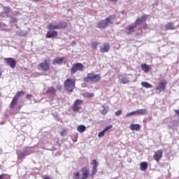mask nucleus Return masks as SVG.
Returning <instances> with one entry per match:
<instances>
[{
	"instance_id": "39448f33",
	"label": "nucleus",
	"mask_w": 179,
	"mask_h": 179,
	"mask_svg": "<svg viewBox=\"0 0 179 179\" xmlns=\"http://www.w3.org/2000/svg\"><path fill=\"white\" fill-rule=\"evenodd\" d=\"M83 103V100L76 99L73 105L72 110L74 113H79L80 110L82 109V104Z\"/></svg>"
},
{
	"instance_id": "1a4fd4ad",
	"label": "nucleus",
	"mask_w": 179,
	"mask_h": 179,
	"mask_svg": "<svg viewBox=\"0 0 179 179\" xmlns=\"http://www.w3.org/2000/svg\"><path fill=\"white\" fill-rule=\"evenodd\" d=\"M163 157V150H158L155 152L153 158L155 162H160V159Z\"/></svg>"
},
{
	"instance_id": "423d86ee",
	"label": "nucleus",
	"mask_w": 179,
	"mask_h": 179,
	"mask_svg": "<svg viewBox=\"0 0 179 179\" xmlns=\"http://www.w3.org/2000/svg\"><path fill=\"white\" fill-rule=\"evenodd\" d=\"M38 68L45 72L50 71V59H45L43 62L38 65Z\"/></svg>"
},
{
	"instance_id": "72a5a7b5",
	"label": "nucleus",
	"mask_w": 179,
	"mask_h": 179,
	"mask_svg": "<svg viewBox=\"0 0 179 179\" xmlns=\"http://www.w3.org/2000/svg\"><path fill=\"white\" fill-rule=\"evenodd\" d=\"M136 111L130 112V113L126 114L125 117H131L132 115H136Z\"/></svg>"
},
{
	"instance_id": "49530a36",
	"label": "nucleus",
	"mask_w": 179,
	"mask_h": 179,
	"mask_svg": "<svg viewBox=\"0 0 179 179\" xmlns=\"http://www.w3.org/2000/svg\"><path fill=\"white\" fill-rule=\"evenodd\" d=\"M109 1H110L111 2H117V1L118 0H109Z\"/></svg>"
},
{
	"instance_id": "c85d7f7f",
	"label": "nucleus",
	"mask_w": 179,
	"mask_h": 179,
	"mask_svg": "<svg viewBox=\"0 0 179 179\" xmlns=\"http://www.w3.org/2000/svg\"><path fill=\"white\" fill-rule=\"evenodd\" d=\"M24 94V92H23V91L18 92H17V94H15L14 98L19 100V97L23 96Z\"/></svg>"
},
{
	"instance_id": "2f4dec72",
	"label": "nucleus",
	"mask_w": 179,
	"mask_h": 179,
	"mask_svg": "<svg viewBox=\"0 0 179 179\" xmlns=\"http://www.w3.org/2000/svg\"><path fill=\"white\" fill-rule=\"evenodd\" d=\"M18 159H24L26 157V152H22L20 155H18Z\"/></svg>"
},
{
	"instance_id": "393cba45",
	"label": "nucleus",
	"mask_w": 179,
	"mask_h": 179,
	"mask_svg": "<svg viewBox=\"0 0 179 179\" xmlns=\"http://www.w3.org/2000/svg\"><path fill=\"white\" fill-rule=\"evenodd\" d=\"M47 93H49V94H55V93H57V90H55L54 87H49Z\"/></svg>"
},
{
	"instance_id": "9d476101",
	"label": "nucleus",
	"mask_w": 179,
	"mask_h": 179,
	"mask_svg": "<svg viewBox=\"0 0 179 179\" xmlns=\"http://www.w3.org/2000/svg\"><path fill=\"white\" fill-rule=\"evenodd\" d=\"M82 177L81 179H87L89 177V170L87 168L83 167L81 169Z\"/></svg>"
},
{
	"instance_id": "5701e85b",
	"label": "nucleus",
	"mask_w": 179,
	"mask_h": 179,
	"mask_svg": "<svg viewBox=\"0 0 179 179\" xmlns=\"http://www.w3.org/2000/svg\"><path fill=\"white\" fill-rule=\"evenodd\" d=\"M48 30H57L59 29L58 24L54 25L53 24H49L47 27Z\"/></svg>"
},
{
	"instance_id": "f257e3e1",
	"label": "nucleus",
	"mask_w": 179,
	"mask_h": 179,
	"mask_svg": "<svg viewBox=\"0 0 179 179\" xmlns=\"http://www.w3.org/2000/svg\"><path fill=\"white\" fill-rule=\"evenodd\" d=\"M115 18V15H110L105 20H102L97 24L98 29H104V27H107L108 24H113V20H114Z\"/></svg>"
},
{
	"instance_id": "bb28decb",
	"label": "nucleus",
	"mask_w": 179,
	"mask_h": 179,
	"mask_svg": "<svg viewBox=\"0 0 179 179\" xmlns=\"http://www.w3.org/2000/svg\"><path fill=\"white\" fill-rule=\"evenodd\" d=\"M57 25H58L59 29H65L68 26V24L65 22H59Z\"/></svg>"
},
{
	"instance_id": "c03bdc74",
	"label": "nucleus",
	"mask_w": 179,
	"mask_h": 179,
	"mask_svg": "<svg viewBox=\"0 0 179 179\" xmlns=\"http://www.w3.org/2000/svg\"><path fill=\"white\" fill-rule=\"evenodd\" d=\"M5 177L4 174L0 175V179H3Z\"/></svg>"
},
{
	"instance_id": "cd10ccee",
	"label": "nucleus",
	"mask_w": 179,
	"mask_h": 179,
	"mask_svg": "<svg viewBox=\"0 0 179 179\" xmlns=\"http://www.w3.org/2000/svg\"><path fill=\"white\" fill-rule=\"evenodd\" d=\"M84 97H86L87 99H92V97H94V94L86 92L84 94Z\"/></svg>"
},
{
	"instance_id": "473e14b6",
	"label": "nucleus",
	"mask_w": 179,
	"mask_h": 179,
	"mask_svg": "<svg viewBox=\"0 0 179 179\" xmlns=\"http://www.w3.org/2000/svg\"><path fill=\"white\" fill-rule=\"evenodd\" d=\"M91 164H92V168L97 169V160L94 159V160L91 162Z\"/></svg>"
},
{
	"instance_id": "e433bc0d",
	"label": "nucleus",
	"mask_w": 179,
	"mask_h": 179,
	"mask_svg": "<svg viewBox=\"0 0 179 179\" xmlns=\"http://www.w3.org/2000/svg\"><path fill=\"white\" fill-rule=\"evenodd\" d=\"M92 48L94 50H96V48H97V43L96 42L92 43Z\"/></svg>"
},
{
	"instance_id": "09e8293b",
	"label": "nucleus",
	"mask_w": 179,
	"mask_h": 179,
	"mask_svg": "<svg viewBox=\"0 0 179 179\" xmlns=\"http://www.w3.org/2000/svg\"><path fill=\"white\" fill-rule=\"evenodd\" d=\"M1 75H2V72L0 71V76H1Z\"/></svg>"
},
{
	"instance_id": "9b49d317",
	"label": "nucleus",
	"mask_w": 179,
	"mask_h": 179,
	"mask_svg": "<svg viewBox=\"0 0 179 179\" xmlns=\"http://www.w3.org/2000/svg\"><path fill=\"white\" fill-rule=\"evenodd\" d=\"M111 128H113V125L110 124L107 126L102 131H100L99 133L98 134L99 138H103V136L106 135V133L107 132V131H108L109 129H111Z\"/></svg>"
},
{
	"instance_id": "f8f14e48",
	"label": "nucleus",
	"mask_w": 179,
	"mask_h": 179,
	"mask_svg": "<svg viewBox=\"0 0 179 179\" xmlns=\"http://www.w3.org/2000/svg\"><path fill=\"white\" fill-rule=\"evenodd\" d=\"M146 18H147L146 15H143L141 17L138 18V19L135 21L134 25L136 27V26H138V24H141V23H143V22H145V21H146Z\"/></svg>"
},
{
	"instance_id": "a878e982",
	"label": "nucleus",
	"mask_w": 179,
	"mask_h": 179,
	"mask_svg": "<svg viewBox=\"0 0 179 179\" xmlns=\"http://www.w3.org/2000/svg\"><path fill=\"white\" fill-rule=\"evenodd\" d=\"M141 86H143V87H145L146 89H152L153 87V86L148 82H142Z\"/></svg>"
},
{
	"instance_id": "a19ab883",
	"label": "nucleus",
	"mask_w": 179,
	"mask_h": 179,
	"mask_svg": "<svg viewBox=\"0 0 179 179\" xmlns=\"http://www.w3.org/2000/svg\"><path fill=\"white\" fill-rule=\"evenodd\" d=\"M65 132H66L65 130L61 132L62 136H64V135H65Z\"/></svg>"
},
{
	"instance_id": "4468645a",
	"label": "nucleus",
	"mask_w": 179,
	"mask_h": 179,
	"mask_svg": "<svg viewBox=\"0 0 179 179\" xmlns=\"http://www.w3.org/2000/svg\"><path fill=\"white\" fill-rule=\"evenodd\" d=\"M136 27V25H129L126 27V33L127 34H131V33H134L135 31V29Z\"/></svg>"
},
{
	"instance_id": "6e6552de",
	"label": "nucleus",
	"mask_w": 179,
	"mask_h": 179,
	"mask_svg": "<svg viewBox=\"0 0 179 179\" xmlns=\"http://www.w3.org/2000/svg\"><path fill=\"white\" fill-rule=\"evenodd\" d=\"M167 85V81L162 80L159 83V85L156 87V91L159 92V93L162 92H164L166 90V86Z\"/></svg>"
},
{
	"instance_id": "58836bf2",
	"label": "nucleus",
	"mask_w": 179,
	"mask_h": 179,
	"mask_svg": "<svg viewBox=\"0 0 179 179\" xmlns=\"http://www.w3.org/2000/svg\"><path fill=\"white\" fill-rule=\"evenodd\" d=\"M26 99H28V100H30V99H31V94H27Z\"/></svg>"
},
{
	"instance_id": "a211bd4d",
	"label": "nucleus",
	"mask_w": 179,
	"mask_h": 179,
	"mask_svg": "<svg viewBox=\"0 0 179 179\" xmlns=\"http://www.w3.org/2000/svg\"><path fill=\"white\" fill-rule=\"evenodd\" d=\"M141 68L143 72L147 73V72L150 71V66L146 64H143L141 65Z\"/></svg>"
},
{
	"instance_id": "dca6fc26",
	"label": "nucleus",
	"mask_w": 179,
	"mask_h": 179,
	"mask_svg": "<svg viewBox=\"0 0 179 179\" xmlns=\"http://www.w3.org/2000/svg\"><path fill=\"white\" fill-rule=\"evenodd\" d=\"M62 62H64V57H57L52 60V65H57L62 64Z\"/></svg>"
},
{
	"instance_id": "7ed1b4c3",
	"label": "nucleus",
	"mask_w": 179,
	"mask_h": 179,
	"mask_svg": "<svg viewBox=\"0 0 179 179\" xmlns=\"http://www.w3.org/2000/svg\"><path fill=\"white\" fill-rule=\"evenodd\" d=\"M101 79L99 74L88 73L87 76L84 78V82H99Z\"/></svg>"
},
{
	"instance_id": "0eeeda50",
	"label": "nucleus",
	"mask_w": 179,
	"mask_h": 179,
	"mask_svg": "<svg viewBox=\"0 0 179 179\" xmlns=\"http://www.w3.org/2000/svg\"><path fill=\"white\" fill-rule=\"evenodd\" d=\"M4 62H6L7 65H9L11 69H15V68H16V60L14 58H12V57L4 58Z\"/></svg>"
},
{
	"instance_id": "7c9ffc66",
	"label": "nucleus",
	"mask_w": 179,
	"mask_h": 179,
	"mask_svg": "<svg viewBox=\"0 0 179 179\" xmlns=\"http://www.w3.org/2000/svg\"><path fill=\"white\" fill-rule=\"evenodd\" d=\"M80 173L79 172H75L73 173V179H80Z\"/></svg>"
},
{
	"instance_id": "de8ad7c7",
	"label": "nucleus",
	"mask_w": 179,
	"mask_h": 179,
	"mask_svg": "<svg viewBox=\"0 0 179 179\" xmlns=\"http://www.w3.org/2000/svg\"><path fill=\"white\" fill-rule=\"evenodd\" d=\"M0 27H2V24L0 22Z\"/></svg>"
},
{
	"instance_id": "79ce46f5",
	"label": "nucleus",
	"mask_w": 179,
	"mask_h": 179,
	"mask_svg": "<svg viewBox=\"0 0 179 179\" xmlns=\"http://www.w3.org/2000/svg\"><path fill=\"white\" fill-rule=\"evenodd\" d=\"M34 2H41L43 0H31Z\"/></svg>"
},
{
	"instance_id": "f03ea898",
	"label": "nucleus",
	"mask_w": 179,
	"mask_h": 179,
	"mask_svg": "<svg viewBox=\"0 0 179 179\" xmlns=\"http://www.w3.org/2000/svg\"><path fill=\"white\" fill-rule=\"evenodd\" d=\"M76 83V81L73 79L67 78L64 81V87H66V90L67 92H73V90L75 89V85Z\"/></svg>"
},
{
	"instance_id": "37998d69",
	"label": "nucleus",
	"mask_w": 179,
	"mask_h": 179,
	"mask_svg": "<svg viewBox=\"0 0 179 179\" xmlns=\"http://www.w3.org/2000/svg\"><path fill=\"white\" fill-rule=\"evenodd\" d=\"M58 90H61L62 89V87L61 85H57Z\"/></svg>"
},
{
	"instance_id": "6ab92c4d",
	"label": "nucleus",
	"mask_w": 179,
	"mask_h": 179,
	"mask_svg": "<svg viewBox=\"0 0 179 179\" xmlns=\"http://www.w3.org/2000/svg\"><path fill=\"white\" fill-rule=\"evenodd\" d=\"M136 114L137 115H146V114H148V110L138 109V110H136Z\"/></svg>"
},
{
	"instance_id": "c756f323",
	"label": "nucleus",
	"mask_w": 179,
	"mask_h": 179,
	"mask_svg": "<svg viewBox=\"0 0 179 179\" xmlns=\"http://www.w3.org/2000/svg\"><path fill=\"white\" fill-rule=\"evenodd\" d=\"M120 83H122L123 85H125L127 83H129V80L127 77L122 78L120 79Z\"/></svg>"
},
{
	"instance_id": "f704fd0d",
	"label": "nucleus",
	"mask_w": 179,
	"mask_h": 179,
	"mask_svg": "<svg viewBox=\"0 0 179 179\" xmlns=\"http://www.w3.org/2000/svg\"><path fill=\"white\" fill-rule=\"evenodd\" d=\"M121 114H122V110H118L117 111H116V112L115 113V115L117 117H118L119 115H121Z\"/></svg>"
},
{
	"instance_id": "f3484780",
	"label": "nucleus",
	"mask_w": 179,
	"mask_h": 179,
	"mask_svg": "<svg viewBox=\"0 0 179 179\" xmlns=\"http://www.w3.org/2000/svg\"><path fill=\"white\" fill-rule=\"evenodd\" d=\"M148 164L146 162L140 163V170H141V171H146V170H148Z\"/></svg>"
},
{
	"instance_id": "4be33fe9",
	"label": "nucleus",
	"mask_w": 179,
	"mask_h": 179,
	"mask_svg": "<svg viewBox=\"0 0 179 179\" xmlns=\"http://www.w3.org/2000/svg\"><path fill=\"white\" fill-rule=\"evenodd\" d=\"M129 128L131 131H139V129H141V125L131 124H130Z\"/></svg>"
},
{
	"instance_id": "c9c22d12",
	"label": "nucleus",
	"mask_w": 179,
	"mask_h": 179,
	"mask_svg": "<svg viewBox=\"0 0 179 179\" xmlns=\"http://www.w3.org/2000/svg\"><path fill=\"white\" fill-rule=\"evenodd\" d=\"M97 168H92V177L94 176V174H96V172L97 171L96 170Z\"/></svg>"
},
{
	"instance_id": "20e7f679",
	"label": "nucleus",
	"mask_w": 179,
	"mask_h": 179,
	"mask_svg": "<svg viewBox=\"0 0 179 179\" xmlns=\"http://www.w3.org/2000/svg\"><path fill=\"white\" fill-rule=\"evenodd\" d=\"M85 69V66L82 63H75L72 65L70 72L72 75L76 73L78 71L82 72Z\"/></svg>"
},
{
	"instance_id": "2eb2a0df",
	"label": "nucleus",
	"mask_w": 179,
	"mask_h": 179,
	"mask_svg": "<svg viewBox=\"0 0 179 179\" xmlns=\"http://www.w3.org/2000/svg\"><path fill=\"white\" fill-rule=\"evenodd\" d=\"M100 51H101L102 53L108 52V51H110V44H108V43H105V44H103V45H102V47H101Z\"/></svg>"
},
{
	"instance_id": "b1692460",
	"label": "nucleus",
	"mask_w": 179,
	"mask_h": 179,
	"mask_svg": "<svg viewBox=\"0 0 179 179\" xmlns=\"http://www.w3.org/2000/svg\"><path fill=\"white\" fill-rule=\"evenodd\" d=\"M77 130L78 132H80V134H83V132H85L86 131V127L85 125H79L77 127Z\"/></svg>"
},
{
	"instance_id": "4c0bfd02",
	"label": "nucleus",
	"mask_w": 179,
	"mask_h": 179,
	"mask_svg": "<svg viewBox=\"0 0 179 179\" xmlns=\"http://www.w3.org/2000/svg\"><path fill=\"white\" fill-rule=\"evenodd\" d=\"M107 113H108L107 109H103L101 111V114H103V115H106V114H107Z\"/></svg>"
},
{
	"instance_id": "ddd939ff",
	"label": "nucleus",
	"mask_w": 179,
	"mask_h": 179,
	"mask_svg": "<svg viewBox=\"0 0 179 179\" xmlns=\"http://www.w3.org/2000/svg\"><path fill=\"white\" fill-rule=\"evenodd\" d=\"M58 36V31H48L46 33L45 37L46 38H52V37H57Z\"/></svg>"
},
{
	"instance_id": "412c9836",
	"label": "nucleus",
	"mask_w": 179,
	"mask_h": 179,
	"mask_svg": "<svg viewBox=\"0 0 179 179\" xmlns=\"http://www.w3.org/2000/svg\"><path fill=\"white\" fill-rule=\"evenodd\" d=\"M17 98H15L13 96L10 103V108H11V110H13V108H15V106H16V104H17Z\"/></svg>"
},
{
	"instance_id": "a18cd8bd",
	"label": "nucleus",
	"mask_w": 179,
	"mask_h": 179,
	"mask_svg": "<svg viewBox=\"0 0 179 179\" xmlns=\"http://www.w3.org/2000/svg\"><path fill=\"white\" fill-rule=\"evenodd\" d=\"M4 9H6V10H9V7H4Z\"/></svg>"
},
{
	"instance_id": "aec40b11",
	"label": "nucleus",
	"mask_w": 179,
	"mask_h": 179,
	"mask_svg": "<svg viewBox=\"0 0 179 179\" xmlns=\"http://www.w3.org/2000/svg\"><path fill=\"white\" fill-rule=\"evenodd\" d=\"M166 30H176L173 22H169L165 25Z\"/></svg>"
},
{
	"instance_id": "ea45409f",
	"label": "nucleus",
	"mask_w": 179,
	"mask_h": 179,
	"mask_svg": "<svg viewBox=\"0 0 179 179\" xmlns=\"http://www.w3.org/2000/svg\"><path fill=\"white\" fill-rule=\"evenodd\" d=\"M174 111L176 114L179 117V110H175Z\"/></svg>"
}]
</instances>
